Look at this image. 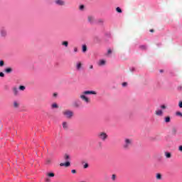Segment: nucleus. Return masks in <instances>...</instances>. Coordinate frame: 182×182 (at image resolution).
I'll list each match as a JSON object with an SVG mask.
<instances>
[{
    "instance_id": "1",
    "label": "nucleus",
    "mask_w": 182,
    "mask_h": 182,
    "mask_svg": "<svg viewBox=\"0 0 182 182\" xmlns=\"http://www.w3.org/2000/svg\"><path fill=\"white\" fill-rule=\"evenodd\" d=\"M133 144V139H129V138H125L124 139V144H123V149H124V150H129V149H130V147H132Z\"/></svg>"
},
{
    "instance_id": "2",
    "label": "nucleus",
    "mask_w": 182,
    "mask_h": 182,
    "mask_svg": "<svg viewBox=\"0 0 182 182\" xmlns=\"http://www.w3.org/2000/svg\"><path fill=\"white\" fill-rule=\"evenodd\" d=\"M97 137L100 140H102V141H106V140H107V137H109V136L107 135V134L106 132H101L97 134Z\"/></svg>"
},
{
    "instance_id": "3",
    "label": "nucleus",
    "mask_w": 182,
    "mask_h": 182,
    "mask_svg": "<svg viewBox=\"0 0 182 182\" xmlns=\"http://www.w3.org/2000/svg\"><path fill=\"white\" fill-rule=\"evenodd\" d=\"M63 114L66 119H72V117H73V112L72 110L66 109L63 112Z\"/></svg>"
},
{
    "instance_id": "4",
    "label": "nucleus",
    "mask_w": 182,
    "mask_h": 182,
    "mask_svg": "<svg viewBox=\"0 0 182 182\" xmlns=\"http://www.w3.org/2000/svg\"><path fill=\"white\" fill-rule=\"evenodd\" d=\"M80 99L82 100L85 103H90V99L86 97V94H82L80 95Z\"/></svg>"
},
{
    "instance_id": "5",
    "label": "nucleus",
    "mask_w": 182,
    "mask_h": 182,
    "mask_svg": "<svg viewBox=\"0 0 182 182\" xmlns=\"http://www.w3.org/2000/svg\"><path fill=\"white\" fill-rule=\"evenodd\" d=\"M0 36L1 38H5L6 36H8V32L6 31V29L4 28H1L0 29Z\"/></svg>"
},
{
    "instance_id": "6",
    "label": "nucleus",
    "mask_w": 182,
    "mask_h": 182,
    "mask_svg": "<svg viewBox=\"0 0 182 182\" xmlns=\"http://www.w3.org/2000/svg\"><path fill=\"white\" fill-rule=\"evenodd\" d=\"M87 21H88L89 23H91V25H92V23H95V22H96L95 16H92V15L88 16Z\"/></svg>"
},
{
    "instance_id": "7",
    "label": "nucleus",
    "mask_w": 182,
    "mask_h": 182,
    "mask_svg": "<svg viewBox=\"0 0 182 182\" xmlns=\"http://www.w3.org/2000/svg\"><path fill=\"white\" fill-rule=\"evenodd\" d=\"M55 4H56V5H59L60 6H63L66 3L63 0H55Z\"/></svg>"
},
{
    "instance_id": "8",
    "label": "nucleus",
    "mask_w": 182,
    "mask_h": 182,
    "mask_svg": "<svg viewBox=\"0 0 182 182\" xmlns=\"http://www.w3.org/2000/svg\"><path fill=\"white\" fill-rule=\"evenodd\" d=\"M82 65L83 64H82V62L78 61L75 65L76 70H80L82 69Z\"/></svg>"
},
{
    "instance_id": "9",
    "label": "nucleus",
    "mask_w": 182,
    "mask_h": 182,
    "mask_svg": "<svg viewBox=\"0 0 182 182\" xmlns=\"http://www.w3.org/2000/svg\"><path fill=\"white\" fill-rule=\"evenodd\" d=\"M83 95H97V92L96 91H84Z\"/></svg>"
},
{
    "instance_id": "10",
    "label": "nucleus",
    "mask_w": 182,
    "mask_h": 182,
    "mask_svg": "<svg viewBox=\"0 0 182 182\" xmlns=\"http://www.w3.org/2000/svg\"><path fill=\"white\" fill-rule=\"evenodd\" d=\"M60 167H70V162L66 161L65 163H60Z\"/></svg>"
},
{
    "instance_id": "11",
    "label": "nucleus",
    "mask_w": 182,
    "mask_h": 182,
    "mask_svg": "<svg viewBox=\"0 0 182 182\" xmlns=\"http://www.w3.org/2000/svg\"><path fill=\"white\" fill-rule=\"evenodd\" d=\"M73 107H75V109H79L80 107V104L77 101H75L73 103Z\"/></svg>"
},
{
    "instance_id": "12",
    "label": "nucleus",
    "mask_w": 182,
    "mask_h": 182,
    "mask_svg": "<svg viewBox=\"0 0 182 182\" xmlns=\"http://www.w3.org/2000/svg\"><path fill=\"white\" fill-rule=\"evenodd\" d=\"M13 93L14 96H18V95H19V90L16 87H13Z\"/></svg>"
},
{
    "instance_id": "13",
    "label": "nucleus",
    "mask_w": 182,
    "mask_h": 182,
    "mask_svg": "<svg viewBox=\"0 0 182 182\" xmlns=\"http://www.w3.org/2000/svg\"><path fill=\"white\" fill-rule=\"evenodd\" d=\"M155 114H156V116H163V114H164L163 110H161V109H157V110H156V111H155Z\"/></svg>"
},
{
    "instance_id": "14",
    "label": "nucleus",
    "mask_w": 182,
    "mask_h": 182,
    "mask_svg": "<svg viewBox=\"0 0 182 182\" xmlns=\"http://www.w3.org/2000/svg\"><path fill=\"white\" fill-rule=\"evenodd\" d=\"M63 128L64 129V130H68L69 129V124H68V122H63Z\"/></svg>"
},
{
    "instance_id": "15",
    "label": "nucleus",
    "mask_w": 182,
    "mask_h": 182,
    "mask_svg": "<svg viewBox=\"0 0 182 182\" xmlns=\"http://www.w3.org/2000/svg\"><path fill=\"white\" fill-rule=\"evenodd\" d=\"M82 50L83 53H86V52H87V46H86V44L82 45Z\"/></svg>"
},
{
    "instance_id": "16",
    "label": "nucleus",
    "mask_w": 182,
    "mask_h": 182,
    "mask_svg": "<svg viewBox=\"0 0 182 182\" xmlns=\"http://www.w3.org/2000/svg\"><path fill=\"white\" fill-rule=\"evenodd\" d=\"M98 65L99 66H105V65H106V60H100Z\"/></svg>"
},
{
    "instance_id": "17",
    "label": "nucleus",
    "mask_w": 182,
    "mask_h": 182,
    "mask_svg": "<svg viewBox=\"0 0 182 182\" xmlns=\"http://www.w3.org/2000/svg\"><path fill=\"white\" fill-rule=\"evenodd\" d=\"M13 106L14 109H18V107H19V102H18L17 101H14L13 103Z\"/></svg>"
},
{
    "instance_id": "18",
    "label": "nucleus",
    "mask_w": 182,
    "mask_h": 182,
    "mask_svg": "<svg viewBox=\"0 0 182 182\" xmlns=\"http://www.w3.org/2000/svg\"><path fill=\"white\" fill-rule=\"evenodd\" d=\"M164 154L166 159H171V153L166 151Z\"/></svg>"
},
{
    "instance_id": "19",
    "label": "nucleus",
    "mask_w": 182,
    "mask_h": 182,
    "mask_svg": "<svg viewBox=\"0 0 182 182\" xmlns=\"http://www.w3.org/2000/svg\"><path fill=\"white\" fill-rule=\"evenodd\" d=\"M165 123H170L171 122V118L170 117H165L164 118Z\"/></svg>"
},
{
    "instance_id": "20",
    "label": "nucleus",
    "mask_w": 182,
    "mask_h": 182,
    "mask_svg": "<svg viewBox=\"0 0 182 182\" xmlns=\"http://www.w3.org/2000/svg\"><path fill=\"white\" fill-rule=\"evenodd\" d=\"M12 68H7L4 70L6 73H12Z\"/></svg>"
},
{
    "instance_id": "21",
    "label": "nucleus",
    "mask_w": 182,
    "mask_h": 182,
    "mask_svg": "<svg viewBox=\"0 0 182 182\" xmlns=\"http://www.w3.org/2000/svg\"><path fill=\"white\" fill-rule=\"evenodd\" d=\"M61 45H63V46H65V48H68L69 46V42H68V41H63L61 43Z\"/></svg>"
},
{
    "instance_id": "22",
    "label": "nucleus",
    "mask_w": 182,
    "mask_h": 182,
    "mask_svg": "<svg viewBox=\"0 0 182 182\" xmlns=\"http://www.w3.org/2000/svg\"><path fill=\"white\" fill-rule=\"evenodd\" d=\"M171 133H172V134H173V136H176V134H177V129L173 128Z\"/></svg>"
},
{
    "instance_id": "23",
    "label": "nucleus",
    "mask_w": 182,
    "mask_h": 182,
    "mask_svg": "<svg viewBox=\"0 0 182 182\" xmlns=\"http://www.w3.org/2000/svg\"><path fill=\"white\" fill-rule=\"evenodd\" d=\"M51 107H52V109H58V107H59V106L58 105V104L53 103V104H52Z\"/></svg>"
},
{
    "instance_id": "24",
    "label": "nucleus",
    "mask_w": 182,
    "mask_h": 182,
    "mask_svg": "<svg viewBox=\"0 0 182 182\" xmlns=\"http://www.w3.org/2000/svg\"><path fill=\"white\" fill-rule=\"evenodd\" d=\"M156 180H161V173H156Z\"/></svg>"
},
{
    "instance_id": "25",
    "label": "nucleus",
    "mask_w": 182,
    "mask_h": 182,
    "mask_svg": "<svg viewBox=\"0 0 182 182\" xmlns=\"http://www.w3.org/2000/svg\"><path fill=\"white\" fill-rule=\"evenodd\" d=\"M116 11L117 12H118L119 14H122V9H120V7H117L116 8Z\"/></svg>"
},
{
    "instance_id": "26",
    "label": "nucleus",
    "mask_w": 182,
    "mask_h": 182,
    "mask_svg": "<svg viewBox=\"0 0 182 182\" xmlns=\"http://www.w3.org/2000/svg\"><path fill=\"white\" fill-rule=\"evenodd\" d=\"M19 90H21V91H23L25 90L26 87L25 86L23 85H21L19 87H18Z\"/></svg>"
},
{
    "instance_id": "27",
    "label": "nucleus",
    "mask_w": 182,
    "mask_h": 182,
    "mask_svg": "<svg viewBox=\"0 0 182 182\" xmlns=\"http://www.w3.org/2000/svg\"><path fill=\"white\" fill-rule=\"evenodd\" d=\"M5 65V62L4 60H0V68H2Z\"/></svg>"
},
{
    "instance_id": "28",
    "label": "nucleus",
    "mask_w": 182,
    "mask_h": 182,
    "mask_svg": "<svg viewBox=\"0 0 182 182\" xmlns=\"http://www.w3.org/2000/svg\"><path fill=\"white\" fill-rule=\"evenodd\" d=\"M176 116H180V117H182V113L181 112H176Z\"/></svg>"
},
{
    "instance_id": "29",
    "label": "nucleus",
    "mask_w": 182,
    "mask_h": 182,
    "mask_svg": "<svg viewBox=\"0 0 182 182\" xmlns=\"http://www.w3.org/2000/svg\"><path fill=\"white\" fill-rule=\"evenodd\" d=\"M64 159H65V160H69V159H70V157L69 156V155L65 154V155L64 156Z\"/></svg>"
},
{
    "instance_id": "30",
    "label": "nucleus",
    "mask_w": 182,
    "mask_h": 182,
    "mask_svg": "<svg viewBox=\"0 0 182 182\" xmlns=\"http://www.w3.org/2000/svg\"><path fill=\"white\" fill-rule=\"evenodd\" d=\"M48 177H55V173H48Z\"/></svg>"
},
{
    "instance_id": "31",
    "label": "nucleus",
    "mask_w": 182,
    "mask_h": 182,
    "mask_svg": "<svg viewBox=\"0 0 182 182\" xmlns=\"http://www.w3.org/2000/svg\"><path fill=\"white\" fill-rule=\"evenodd\" d=\"M161 109H162L163 110L167 109V106L163 105H161Z\"/></svg>"
},
{
    "instance_id": "32",
    "label": "nucleus",
    "mask_w": 182,
    "mask_h": 182,
    "mask_svg": "<svg viewBox=\"0 0 182 182\" xmlns=\"http://www.w3.org/2000/svg\"><path fill=\"white\" fill-rule=\"evenodd\" d=\"M83 9H85V6L84 5H80V10L83 11Z\"/></svg>"
},
{
    "instance_id": "33",
    "label": "nucleus",
    "mask_w": 182,
    "mask_h": 182,
    "mask_svg": "<svg viewBox=\"0 0 182 182\" xmlns=\"http://www.w3.org/2000/svg\"><path fill=\"white\" fill-rule=\"evenodd\" d=\"M0 77H5V74H4V73L1 72L0 73Z\"/></svg>"
},
{
    "instance_id": "34",
    "label": "nucleus",
    "mask_w": 182,
    "mask_h": 182,
    "mask_svg": "<svg viewBox=\"0 0 182 182\" xmlns=\"http://www.w3.org/2000/svg\"><path fill=\"white\" fill-rule=\"evenodd\" d=\"M112 180H113V181H114L116 180V175H114V174L112 175Z\"/></svg>"
},
{
    "instance_id": "35",
    "label": "nucleus",
    "mask_w": 182,
    "mask_h": 182,
    "mask_svg": "<svg viewBox=\"0 0 182 182\" xmlns=\"http://www.w3.org/2000/svg\"><path fill=\"white\" fill-rule=\"evenodd\" d=\"M178 151H181V153H182V145L178 146Z\"/></svg>"
},
{
    "instance_id": "36",
    "label": "nucleus",
    "mask_w": 182,
    "mask_h": 182,
    "mask_svg": "<svg viewBox=\"0 0 182 182\" xmlns=\"http://www.w3.org/2000/svg\"><path fill=\"white\" fill-rule=\"evenodd\" d=\"M122 86L123 87H126V86H127V82H123Z\"/></svg>"
},
{
    "instance_id": "37",
    "label": "nucleus",
    "mask_w": 182,
    "mask_h": 182,
    "mask_svg": "<svg viewBox=\"0 0 182 182\" xmlns=\"http://www.w3.org/2000/svg\"><path fill=\"white\" fill-rule=\"evenodd\" d=\"M87 167H89V164H85L84 165V168H87Z\"/></svg>"
},
{
    "instance_id": "38",
    "label": "nucleus",
    "mask_w": 182,
    "mask_h": 182,
    "mask_svg": "<svg viewBox=\"0 0 182 182\" xmlns=\"http://www.w3.org/2000/svg\"><path fill=\"white\" fill-rule=\"evenodd\" d=\"M71 173H72L73 174H76V170L73 169V170L71 171Z\"/></svg>"
},
{
    "instance_id": "39",
    "label": "nucleus",
    "mask_w": 182,
    "mask_h": 182,
    "mask_svg": "<svg viewBox=\"0 0 182 182\" xmlns=\"http://www.w3.org/2000/svg\"><path fill=\"white\" fill-rule=\"evenodd\" d=\"M178 106L181 109H182V102L181 101L179 102Z\"/></svg>"
},
{
    "instance_id": "40",
    "label": "nucleus",
    "mask_w": 182,
    "mask_h": 182,
    "mask_svg": "<svg viewBox=\"0 0 182 182\" xmlns=\"http://www.w3.org/2000/svg\"><path fill=\"white\" fill-rule=\"evenodd\" d=\"M74 52L76 53L77 52V47L74 48Z\"/></svg>"
},
{
    "instance_id": "41",
    "label": "nucleus",
    "mask_w": 182,
    "mask_h": 182,
    "mask_svg": "<svg viewBox=\"0 0 182 182\" xmlns=\"http://www.w3.org/2000/svg\"><path fill=\"white\" fill-rule=\"evenodd\" d=\"M46 163L47 164H50V159H47Z\"/></svg>"
},
{
    "instance_id": "42",
    "label": "nucleus",
    "mask_w": 182,
    "mask_h": 182,
    "mask_svg": "<svg viewBox=\"0 0 182 182\" xmlns=\"http://www.w3.org/2000/svg\"><path fill=\"white\" fill-rule=\"evenodd\" d=\"M107 53H108V55H110V53H112V50L109 49L108 51H107Z\"/></svg>"
},
{
    "instance_id": "43",
    "label": "nucleus",
    "mask_w": 182,
    "mask_h": 182,
    "mask_svg": "<svg viewBox=\"0 0 182 182\" xmlns=\"http://www.w3.org/2000/svg\"><path fill=\"white\" fill-rule=\"evenodd\" d=\"M140 48H141V49H146V47H145L144 46H140Z\"/></svg>"
},
{
    "instance_id": "44",
    "label": "nucleus",
    "mask_w": 182,
    "mask_h": 182,
    "mask_svg": "<svg viewBox=\"0 0 182 182\" xmlns=\"http://www.w3.org/2000/svg\"><path fill=\"white\" fill-rule=\"evenodd\" d=\"M46 182H50V179L49 178H46Z\"/></svg>"
},
{
    "instance_id": "45",
    "label": "nucleus",
    "mask_w": 182,
    "mask_h": 182,
    "mask_svg": "<svg viewBox=\"0 0 182 182\" xmlns=\"http://www.w3.org/2000/svg\"><path fill=\"white\" fill-rule=\"evenodd\" d=\"M89 69H93V65H90L89 66Z\"/></svg>"
},
{
    "instance_id": "46",
    "label": "nucleus",
    "mask_w": 182,
    "mask_h": 182,
    "mask_svg": "<svg viewBox=\"0 0 182 182\" xmlns=\"http://www.w3.org/2000/svg\"><path fill=\"white\" fill-rule=\"evenodd\" d=\"M99 22H100V23H103V20L100 19V20H99Z\"/></svg>"
},
{
    "instance_id": "47",
    "label": "nucleus",
    "mask_w": 182,
    "mask_h": 182,
    "mask_svg": "<svg viewBox=\"0 0 182 182\" xmlns=\"http://www.w3.org/2000/svg\"><path fill=\"white\" fill-rule=\"evenodd\" d=\"M53 96H54V97H56V96H58V94L54 93V94H53Z\"/></svg>"
},
{
    "instance_id": "48",
    "label": "nucleus",
    "mask_w": 182,
    "mask_h": 182,
    "mask_svg": "<svg viewBox=\"0 0 182 182\" xmlns=\"http://www.w3.org/2000/svg\"><path fill=\"white\" fill-rule=\"evenodd\" d=\"M150 32H154V30L151 29V30H150Z\"/></svg>"
},
{
    "instance_id": "49",
    "label": "nucleus",
    "mask_w": 182,
    "mask_h": 182,
    "mask_svg": "<svg viewBox=\"0 0 182 182\" xmlns=\"http://www.w3.org/2000/svg\"><path fill=\"white\" fill-rule=\"evenodd\" d=\"M160 72H161V73H163V70H161Z\"/></svg>"
}]
</instances>
